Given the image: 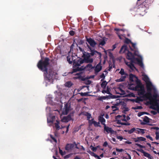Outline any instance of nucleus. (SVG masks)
<instances>
[{
  "instance_id": "1",
  "label": "nucleus",
  "mask_w": 159,
  "mask_h": 159,
  "mask_svg": "<svg viewBox=\"0 0 159 159\" xmlns=\"http://www.w3.org/2000/svg\"><path fill=\"white\" fill-rule=\"evenodd\" d=\"M142 79L146 84L147 93L140 101L144 100H148V104L149 105L150 108L157 111L159 113V96L155 87L150 81L148 77L144 74L142 75Z\"/></svg>"
},
{
  "instance_id": "2",
  "label": "nucleus",
  "mask_w": 159,
  "mask_h": 159,
  "mask_svg": "<svg viewBox=\"0 0 159 159\" xmlns=\"http://www.w3.org/2000/svg\"><path fill=\"white\" fill-rule=\"evenodd\" d=\"M46 111L48 114L47 115V122L49 126L54 125L55 128L57 130L62 128H64L61 124V122H67L70 120H72L71 117L73 116L74 112L72 111L67 116L63 117L60 121L58 119V116H60V112L58 110H52L50 108L47 107L46 108Z\"/></svg>"
},
{
  "instance_id": "3",
  "label": "nucleus",
  "mask_w": 159,
  "mask_h": 159,
  "mask_svg": "<svg viewBox=\"0 0 159 159\" xmlns=\"http://www.w3.org/2000/svg\"><path fill=\"white\" fill-rule=\"evenodd\" d=\"M129 80L131 81L128 85L129 89L138 91L140 98L134 99L133 101L136 103H139L140 101L147 93L146 92L143 86L140 84V81L138 78L134 75L130 74L129 75Z\"/></svg>"
},
{
  "instance_id": "4",
  "label": "nucleus",
  "mask_w": 159,
  "mask_h": 159,
  "mask_svg": "<svg viewBox=\"0 0 159 159\" xmlns=\"http://www.w3.org/2000/svg\"><path fill=\"white\" fill-rule=\"evenodd\" d=\"M49 59L47 58H45L42 57L37 64L38 68L44 73V80L46 83L48 84L52 83L53 80L56 77L55 73L52 70H48L47 67L48 65Z\"/></svg>"
},
{
  "instance_id": "5",
  "label": "nucleus",
  "mask_w": 159,
  "mask_h": 159,
  "mask_svg": "<svg viewBox=\"0 0 159 159\" xmlns=\"http://www.w3.org/2000/svg\"><path fill=\"white\" fill-rule=\"evenodd\" d=\"M131 45L134 47V49H131V50L134 51V53L135 55L138 57V58H136L134 57V55L132 53L129 52V51L127 53V58L129 60H130L132 62L138 64L141 67L143 68L144 66L142 62L143 58L142 56L139 54V52L136 47L135 43H130Z\"/></svg>"
},
{
  "instance_id": "6",
  "label": "nucleus",
  "mask_w": 159,
  "mask_h": 159,
  "mask_svg": "<svg viewBox=\"0 0 159 159\" xmlns=\"http://www.w3.org/2000/svg\"><path fill=\"white\" fill-rule=\"evenodd\" d=\"M66 95L59 93L56 95L55 98L54 99L52 95L49 94L47 95L46 98V101L47 104H49L52 105H58V106H60V107L62 108L61 105L62 104V100L66 98Z\"/></svg>"
},
{
  "instance_id": "7",
  "label": "nucleus",
  "mask_w": 159,
  "mask_h": 159,
  "mask_svg": "<svg viewBox=\"0 0 159 159\" xmlns=\"http://www.w3.org/2000/svg\"><path fill=\"white\" fill-rule=\"evenodd\" d=\"M84 61L81 58H79L77 60H74L73 62V73L77 72L80 70V68L79 67L80 65L83 63Z\"/></svg>"
},
{
  "instance_id": "8",
  "label": "nucleus",
  "mask_w": 159,
  "mask_h": 159,
  "mask_svg": "<svg viewBox=\"0 0 159 159\" xmlns=\"http://www.w3.org/2000/svg\"><path fill=\"white\" fill-rule=\"evenodd\" d=\"M80 49L83 53V55L82 57L83 58V61L84 62H86L87 63H91L93 62V60L92 58H90V55L89 53L83 52L82 48H79Z\"/></svg>"
},
{
  "instance_id": "9",
  "label": "nucleus",
  "mask_w": 159,
  "mask_h": 159,
  "mask_svg": "<svg viewBox=\"0 0 159 159\" xmlns=\"http://www.w3.org/2000/svg\"><path fill=\"white\" fill-rule=\"evenodd\" d=\"M116 91H118L117 93L120 94L121 95H123L124 96H129V97H134L135 95L133 93H130L127 94L126 92L123 90L120 87H118L116 89Z\"/></svg>"
},
{
  "instance_id": "10",
  "label": "nucleus",
  "mask_w": 159,
  "mask_h": 159,
  "mask_svg": "<svg viewBox=\"0 0 159 159\" xmlns=\"http://www.w3.org/2000/svg\"><path fill=\"white\" fill-rule=\"evenodd\" d=\"M119 73L120 74L121 76L119 79L117 80V82H119L124 81L127 75V74L123 68L121 69Z\"/></svg>"
},
{
  "instance_id": "11",
  "label": "nucleus",
  "mask_w": 159,
  "mask_h": 159,
  "mask_svg": "<svg viewBox=\"0 0 159 159\" xmlns=\"http://www.w3.org/2000/svg\"><path fill=\"white\" fill-rule=\"evenodd\" d=\"M71 108L70 105L67 103H65L63 109L62 110V114L63 115H66L70 111Z\"/></svg>"
},
{
  "instance_id": "12",
  "label": "nucleus",
  "mask_w": 159,
  "mask_h": 159,
  "mask_svg": "<svg viewBox=\"0 0 159 159\" xmlns=\"http://www.w3.org/2000/svg\"><path fill=\"white\" fill-rule=\"evenodd\" d=\"M104 132H106L107 134H113L114 132L111 128L107 126L106 125H104Z\"/></svg>"
},
{
  "instance_id": "13",
  "label": "nucleus",
  "mask_w": 159,
  "mask_h": 159,
  "mask_svg": "<svg viewBox=\"0 0 159 159\" xmlns=\"http://www.w3.org/2000/svg\"><path fill=\"white\" fill-rule=\"evenodd\" d=\"M126 64L129 68V70L130 71H132L136 69V68L134 66V65L132 62H127L125 61Z\"/></svg>"
},
{
  "instance_id": "14",
  "label": "nucleus",
  "mask_w": 159,
  "mask_h": 159,
  "mask_svg": "<svg viewBox=\"0 0 159 159\" xmlns=\"http://www.w3.org/2000/svg\"><path fill=\"white\" fill-rule=\"evenodd\" d=\"M102 66H101V62L98 64L95 67H94L93 68L95 73H97L99 72L102 70Z\"/></svg>"
},
{
  "instance_id": "15",
  "label": "nucleus",
  "mask_w": 159,
  "mask_h": 159,
  "mask_svg": "<svg viewBox=\"0 0 159 159\" xmlns=\"http://www.w3.org/2000/svg\"><path fill=\"white\" fill-rule=\"evenodd\" d=\"M74 146L75 145L73 144H67L66 147L65 149L68 151H70L73 149Z\"/></svg>"
},
{
  "instance_id": "16",
  "label": "nucleus",
  "mask_w": 159,
  "mask_h": 159,
  "mask_svg": "<svg viewBox=\"0 0 159 159\" xmlns=\"http://www.w3.org/2000/svg\"><path fill=\"white\" fill-rule=\"evenodd\" d=\"M128 51L127 50L126 46L124 45L123 46L119 52L120 53H127Z\"/></svg>"
},
{
  "instance_id": "17",
  "label": "nucleus",
  "mask_w": 159,
  "mask_h": 159,
  "mask_svg": "<svg viewBox=\"0 0 159 159\" xmlns=\"http://www.w3.org/2000/svg\"><path fill=\"white\" fill-rule=\"evenodd\" d=\"M117 118H120V120H118L117 121L116 123L117 124H120L122 125H129L130 124L126 122H122V121H123L122 120V117H117Z\"/></svg>"
},
{
  "instance_id": "18",
  "label": "nucleus",
  "mask_w": 159,
  "mask_h": 159,
  "mask_svg": "<svg viewBox=\"0 0 159 159\" xmlns=\"http://www.w3.org/2000/svg\"><path fill=\"white\" fill-rule=\"evenodd\" d=\"M93 68L94 67L91 64H88L84 68L82 69L85 70L90 71L91 70L93 69Z\"/></svg>"
},
{
  "instance_id": "19",
  "label": "nucleus",
  "mask_w": 159,
  "mask_h": 159,
  "mask_svg": "<svg viewBox=\"0 0 159 159\" xmlns=\"http://www.w3.org/2000/svg\"><path fill=\"white\" fill-rule=\"evenodd\" d=\"M117 117H122V120L124 121H126L129 120L130 118L129 116H126L125 115H123V116L118 115L117 116Z\"/></svg>"
},
{
  "instance_id": "20",
  "label": "nucleus",
  "mask_w": 159,
  "mask_h": 159,
  "mask_svg": "<svg viewBox=\"0 0 159 159\" xmlns=\"http://www.w3.org/2000/svg\"><path fill=\"white\" fill-rule=\"evenodd\" d=\"M134 140L135 142H139L141 141H145L146 140V139L144 138L140 137L134 139Z\"/></svg>"
},
{
  "instance_id": "21",
  "label": "nucleus",
  "mask_w": 159,
  "mask_h": 159,
  "mask_svg": "<svg viewBox=\"0 0 159 159\" xmlns=\"http://www.w3.org/2000/svg\"><path fill=\"white\" fill-rule=\"evenodd\" d=\"M98 119L99 121L102 124L104 125H105V120L103 117V115L100 116H99Z\"/></svg>"
},
{
  "instance_id": "22",
  "label": "nucleus",
  "mask_w": 159,
  "mask_h": 159,
  "mask_svg": "<svg viewBox=\"0 0 159 159\" xmlns=\"http://www.w3.org/2000/svg\"><path fill=\"white\" fill-rule=\"evenodd\" d=\"M145 130L140 128H136V131H135V133L137 134H143L145 133Z\"/></svg>"
},
{
  "instance_id": "23",
  "label": "nucleus",
  "mask_w": 159,
  "mask_h": 159,
  "mask_svg": "<svg viewBox=\"0 0 159 159\" xmlns=\"http://www.w3.org/2000/svg\"><path fill=\"white\" fill-rule=\"evenodd\" d=\"M82 73L79 72L76 73V74H75L74 75L76 76L75 77H74V78L75 79L80 78L82 77Z\"/></svg>"
},
{
  "instance_id": "24",
  "label": "nucleus",
  "mask_w": 159,
  "mask_h": 159,
  "mask_svg": "<svg viewBox=\"0 0 159 159\" xmlns=\"http://www.w3.org/2000/svg\"><path fill=\"white\" fill-rule=\"evenodd\" d=\"M88 43L92 47H94L96 44L94 40H87Z\"/></svg>"
},
{
  "instance_id": "25",
  "label": "nucleus",
  "mask_w": 159,
  "mask_h": 159,
  "mask_svg": "<svg viewBox=\"0 0 159 159\" xmlns=\"http://www.w3.org/2000/svg\"><path fill=\"white\" fill-rule=\"evenodd\" d=\"M67 61L69 64H71L72 61H74V59L73 57H71L70 56H68L67 57Z\"/></svg>"
},
{
  "instance_id": "26",
  "label": "nucleus",
  "mask_w": 159,
  "mask_h": 159,
  "mask_svg": "<svg viewBox=\"0 0 159 159\" xmlns=\"http://www.w3.org/2000/svg\"><path fill=\"white\" fill-rule=\"evenodd\" d=\"M143 155L145 157L148 158V159H152V156H151V155L149 154L147 152H143Z\"/></svg>"
},
{
  "instance_id": "27",
  "label": "nucleus",
  "mask_w": 159,
  "mask_h": 159,
  "mask_svg": "<svg viewBox=\"0 0 159 159\" xmlns=\"http://www.w3.org/2000/svg\"><path fill=\"white\" fill-rule=\"evenodd\" d=\"M108 96H99L98 97V99L99 100L102 101L103 100L108 99Z\"/></svg>"
},
{
  "instance_id": "28",
  "label": "nucleus",
  "mask_w": 159,
  "mask_h": 159,
  "mask_svg": "<svg viewBox=\"0 0 159 159\" xmlns=\"http://www.w3.org/2000/svg\"><path fill=\"white\" fill-rule=\"evenodd\" d=\"M107 83V82L106 81H103L101 84V87L104 89H105Z\"/></svg>"
},
{
  "instance_id": "29",
  "label": "nucleus",
  "mask_w": 159,
  "mask_h": 159,
  "mask_svg": "<svg viewBox=\"0 0 159 159\" xmlns=\"http://www.w3.org/2000/svg\"><path fill=\"white\" fill-rule=\"evenodd\" d=\"M136 128H133L129 130H127V132L129 134H130L134 132L135 133V131H136Z\"/></svg>"
},
{
  "instance_id": "30",
  "label": "nucleus",
  "mask_w": 159,
  "mask_h": 159,
  "mask_svg": "<svg viewBox=\"0 0 159 159\" xmlns=\"http://www.w3.org/2000/svg\"><path fill=\"white\" fill-rule=\"evenodd\" d=\"M110 89L107 87L106 90H103L102 91V92L103 93H107V94H110Z\"/></svg>"
},
{
  "instance_id": "31",
  "label": "nucleus",
  "mask_w": 159,
  "mask_h": 159,
  "mask_svg": "<svg viewBox=\"0 0 159 159\" xmlns=\"http://www.w3.org/2000/svg\"><path fill=\"white\" fill-rule=\"evenodd\" d=\"M117 45V44H115L113 46H112V48H113L112 49H108L107 51H104V52H105L106 53H107V52H109L110 51H112L114 50V49H115L116 47V45Z\"/></svg>"
},
{
  "instance_id": "32",
  "label": "nucleus",
  "mask_w": 159,
  "mask_h": 159,
  "mask_svg": "<svg viewBox=\"0 0 159 159\" xmlns=\"http://www.w3.org/2000/svg\"><path fill=\"white\" fill-rule=\"evenodd\" d=\"M126 43H127L129 44V46L130 47V48L131 49H134V47H133V46L131 45V43H132L131 42V40H125V42Z\"/></svg>"
},
{
  "instance_id": "33",
  "label": "nucleus",
  "mask_w": 159,
  "mask_h": 159,
  "mask_svg": "<svg viewBox=\"0 0 159 159\" xmlns=\"http://www.w3.org/2000/svg\"><path fill=\"white\" fill-rule=\"evenodd\" d=\"M72 85V83L70 81L67 82L65 84V86L68 88L70 87Z\"/></svg>"
},
{
  "instance_id": "34",
  "label": "nucleus",
  "mask_w": 159,
  "mask_h": 159,
  "mask_svg": "<svg viewBox=\"0 0 159 159\" xmlns=\"http://www.w3.org/2000/svg\"><path fill=\"white\" fill-rule=\"evenodd\" d=\"M143 119V121L146 123H148L149 122V118L146 116H144Z\"/></svg>"
},
{
  "instance_id": "35",
  "label": "nucleus",
  "mask_w": 159,
  "mask_h": 159,
  "mask_svg": "<svg viewBox=\"0 0 159 159\" xmlns=\"http://www.w3.org/2000/svg\"><path fill=\"white\" fill-rule=\"evenodd\" d=\"M88 121L89 125V126H91L93 124V122L94 120L93 118H92L91 120H89Z\"/></svg>"
},
{
  "instance_id": "36",
  "label": "nucleus",
  "mask_w": 159,
  "mask_h": 159,
  "mask_svg": "<svg viewBox=\"0 0 159 159\" xmlns=\"http://www.w3.org/2000/svg\"><path fill=\"white\" fill-rule=\"evenodd\" d=\"M98 147V146L97 147H94L92 145H91L90 146V148L91 149L93 152H96L97 150V148Z\"/></svg>"
},
{
  "instance_id": "37",
  "label": "nucleus",
  "mask_w": 159,
  "mask_h": 159,
  "mask_svg": "<svg viewBox=\"0 0 159 159\" xmlns=\"http://www.w3.org/2000/svg\"><path fill=\"white\" fill-rule=\"evenodd\" d=\"M86 116L87 117V118L88 120H90V118L92 119V117H91V114H90L89 113H86Z\"/></svg>"
},
{
  "instance_id": "38",
  "label": "nucleus",
  "mask_w": 159,
  "mask_h": 159,
  "mask_svg": "<svg viewBox=\"0 0 159 159\" xmlns=\"http://www.w3.org/2000/svg\"><path fill=\"white\" fill-rule=\"evenodd\" d=\"M127 156H126L125 157H123L122 159H131V157L130 155L128 154L127 153Z\"/></svg>"
},
{
  "instance_id": "39",
  "label": "nucleus",
  "mask_w": 159,
  "mask_h": 159,
  "mask_svg": "<svg viewBox=\"0 0 159 159\" xmlns=\"http://www.w3.org/2000/svg\"><path fill=\"white\" fill-rule=\"evenodd\" d=\"M156 134V139L158 140L159 139V132L158 131H156L155 132Z\"/></svg>"
},
{
  "instance_id": "40",
  "label": "nucleus",
  "mask_w": 159,
  "mask_h": 159,
  "mask_svg": "<svg viewBox=\"0 0 159 159\" xmlns=\"http://www.w3.org/2000/svg\"><path fill=\"white\" fill-rule=\"evenodd\" d=\"M99 122H97L96 121H94L93 122V125L95 127H98L99 126Z\"/></svg>"
},
{
  "instance_id": "41",
  "label": "nucleus",
  "mask_w": 159,
  "mask_h": 159,
  "mask_svg": "<svg viewBox=\"0 0 159 159\" xmlns=\"http://www.w3.org/2000/svg\"><path fill=\"white\" fill-rule=\"evenodd\" d=\"M111 108L113 109V111H116L118 109L117 106L115 104L114 105L112 106Z\"/></svg>"
},
{
  "instance_id": "42",
  "label": "nucleus",
  "mask_w": 159,
  "mask_h": 159,
  "mask_svg": "<svg viewBox=\"0 0 159 159\" xmlns=\"http://www.w3.org/2000/svg\"><path fill=\"white\" fill-rule=\"evenodd\" d=\"M106 42L105 40H102V41L99 43V46H103L105 44Z\"/></svg>"
},
{
  "instance_id": "43",
  "label": "nucleus",
  "mask_w": 159,
  "mask_h": 159,
  "mask_svg": "<svg viewBox=\"0 0 159 159\" xmlns=\"http://www.w3.org/2000/svg\"><path fill=\"white\" fill-rule=\"evenodd\" d=\"M59 153L60 154L62 155H64L65 154V152H63L61 150L60 148H59Z\"/></svg>"
},
{
  "instance_id": "44",
  "label": "nucleus",
  "mask_w": 159,
  "mask_h": 159,
  "mask_svg": "<svg viewBox=\"0 0 159 159\" xmlns=\"http://www.w3.org/2000/svg\"><path fill=\"white\" fill-rule=\"evenodd\" d=\"M121 103V102H120V101L119 100H117L116 103H115V104L116 106H117L120 105Z\"/></svg>"
},
{
  "instance_id": "45",
  "label": "nucleus",
  "mask_w": 159,
  "mask_h": 159,
  "mask_svg": "<svg viewBox=\"0 0 159 159\" xmlns=\"http://www.w3.org/2000/svg\"><path fill=\"white\" fill-rule=\"evenodd\" d=\"M116 138L120 141H121L123 139V137L120 136H116Z\"/></svg>"
},
{
  "instance_id": "46",
  "label": "nucleus",
  "mask_w": 159,
  "mask_h": 159,
  "mask_svg": "<svg viewBox=\"0 0 159 159\" xmlns=\"http://www.w3.org/2000/svg\"><path fill=\"white\" fill-rule=\"evenodd\" d=\"M135 145H136L137 146H139L140 148H144L145 147L144 146H143L142 145H141L139 143H136Z\"/></svg>"
},
{
  "instance_id": "47",
  "label": "nucleus",
  "mask_w": 159,
  "mask_h": 159,
  "mask_svg": "<svg viewBox=\"0 0 159 159\" xmlns=\"http://www.w3.org/2000/svg\"><path fill=\"white\" fill-rule=\"evenodd\" d=\"M75 32L73 31H70L69 32V34L71 36L75 34Z\"/></svg>"
},
{
  "instance_id": "48",
  "label": "nucleus",
  "mask_w": 159,
  "mask_h": 159,
  "mask_svg": "<svg viewBox=\"0 0 159 159\" xmlns=\"http://www.w3.org/2000/svg\"><path fill=\"white\" fill-rule=\"evenodd\" d=\"M116 150L117 152H122L124 151L123 149H118L117 148H116Z\"/></svg>"
},
{
  "instance_id": "49",
  "label": "nucleus",
  "mask_w": 159,
  "mask_h": 159,
  "mask_svg": "<svg viewBox=\"0 0 159 159\" xmlns=\"http://www.w3.org/2000/svg\"><path fill=\"white\" fill-rule=\"evenodd\" d=\"M147 138L151 140L152 141H153V139L151 137L150 135H147L146 136Z\"/></svg>"
},
{
  "instance_id": "50",
  "label": "nucleus",
  "mask_w": 159,
  "mask_h": 159,
  "mask_svg": "<svg viewBox=\"0 0 159 159\" xmlns=\"http://www.w3.org/2000/svg\"><path fill=\"white\" fill-rule=\"evenodd\" d=\"M142 108V107L141 106H137L134 108V109H141Z\"/></svg>"
},
{
  "instance_id": "51",
  "label": "nucleus",
  "mask_w": 159,
  "mask_h": 159,
  "mask_svg": "<svg viewBox=\"0 0 159 159\" xmlns=\"http://www.w3.org/2000/svg\"><path fill=\"white\" fill-rule=\"evenodd\" d=\"M50 137H51V138L55 142V143H57V140L56 139H55V138L53 137L52 135H50Z\"/></svg>"
},
{
  "instance_id": "52",
  "label": "nucleus",
  "mask_w": 159,
  "mask_h": 159,
  "mask_svg": "<svg viewBox=\"0 0 159 159\" xmlns=\"http://www.w3.org/2000/svg\"><path fill=\"white\" fill-rule=\"evenodd\" d=\"M144 112H139L138 113V116L140 117L141 116L143 115L144 114Z\"/></svg>"
},
{
  "instance_id": "53",
  "label": "nucleus",
  "mask_w": 159,
  "mask_h": 159,
  "mask_svg": "<svg viewBox=\"0 0 159 159\" xmlns=\"http://www.w3.org/2000/svg\"><path fill=\"white\" fill-rule=\"evenodd\" d=\"M151 113L153 115H156L157 113V112L155 111H151Z\"/></svg>"
},
{
  "instance_id": "54",
  "label": "nucleus",
  "mask_w": 159,
  "mask_h": 159,
  "mask_svg": "<svg viewBox=\"0 0 159 159\" xmlns=\"http://www.w3.org/2000/svg\"><path fill=\"white\" fill-rule=\"evenodd\" d=\"M92 53H93V55L94 54H95L96 53H97L98 54L100 55V56H101V54L100 52H99L96 51H94V52H92Z\"/></svg>"
},
{
  "instance_id": "55",
  "label": "nucleus",
  "mask_w": 159,
  "mask_h": 159,
  "mask_svg": "<svg viewBox=\"0 0 159 159\" xmlns=\"http://www.w3.org/2000/svg\"><path fill=\"white\" fill-rule=\"evenodd\" d=\"M108 145V143L107 142H105L103 144V146L106 147Z\"/></svg>"
},
{
  "instance_id": "56",
  "label": "nucleus",
  "mask_w": 159,
  "mask_h": 159,
  "mask_svg": "<svg viewBox=\"0 0 159 159\" xmlns=\"http://www.w3.org/2000/svg\"><path fill=\"white\" fill-rule=\"evenodd\" d=\"M70 126V125H69L67 126L66 127V132L67 133L68 131V129L69 128V126Z\"/></svg>"
},
{
  "instance_id": "57",
  "label": "nucleus",
  "mask_w": 159,
  "mask_h": 159,
  "mask_svg": "<svg viewBox=\"0 0 159 159\" xmlns=\"http://www.w3.org/2000/svg\"><path fill=\"white\" fill-rule=\"evenodd\" d=\"M115 30L116 31H118L119 32H123V30H119L118 29H115Z\"/></svg>"
},
{
  "instance_id": "58",
  "label": "nucleus",
  "mask_w": 159,
  "mask_h": 159,
  "mask_svg": "<svg viewBox=\"0 0 159 159\" xmlns=\"http://www.w3.org/2000/svg\"><path fill=\"white\" fill-rule=\"evenodd\" d=\"M125 143L126 144H130L132 143V142L130 141H126L125 142Z\"/></svg>"
},
{
  "instance_id": "59",
  "label": "nucleus",
  "mask_w": 159,
  "mask_h": 159,
  "mask_svg": "<svg viewBox=\"0 0 159 159\" xmlns=\"http://www.w3.org/2000/svg\"><path fill=\"white\" fill-rule=\"evenodd\" d=\"M70 156V155H67L65 156L64 158L66 159L68 158Z\"/></svg>"
},
{
  "instance_id": "60",
  "label": "nucleus",
  "mask_w": 159,
  "mask_h": 159,
  "mask_svg": "<svg viewBox=\"0 0 159 159\" xmlns=\"http://www.w3.org/2000/svg\"><path fill=\"white\" fill-rule=\"evenodd\" d=\"M111 140L114 142H116V139L115 138H112Z\"/></svg>"
},
{
  "instance_id": "61",
  "label": "nucleus",
  "mask_w": 159,
  "mask_h": 159,
  "mask_svg": "<svg viewBox=\"0 0 159 159\" xmlns=\"http://www.w3.org/2000/svg\"><path fill=\"white\" fill-rule=\"evenodd\" d=\"M95 157L97 158L98 159H99L100 158L96 154L94 156Z\"/></svg>"
},
{
  "instance_id": "62",
  "label": "nucleus",
  "mask_w": 159,
  "mask_h": 159,
  "mask_svg": "<svg viewBox=\"0 0 159 159\" xmlns=\"http://www.w3.org/2000/svg\"><path fill=\"white\" fill-rule=\"evenodd\" d=\"M90 155L93 156L94 157L96 154H95L94 152H92V153H91Z\"/></svg>"
},
{
  "instance_id": "63",
  "label": "nucleus",
  "mask_w": 159,
  "mask_h": 159,
  "mask_svg": "<svg viewBox=\"0 0 159 159\" xmlns=\"http://www.w3.org/2000/svg\"><path fill=\"white\" fill-rule=\"evenodd\" d=\"M105 77L103 73L102 75H101V78H104Z\"/></svg>"
},
{
  "instance_id": "64",
  "label": "nucleus",
  "mask_w": 159,
  "mask_h": 159,
  "mask_svg": "<svg viewBox=\"0 0 159 159\" xmlns=\"http://www.w3.org/2000/svg\"><path fill=\"white\" fill-rule=\"evenodd\" d=\"M147 145H148L149 147L150 148H151V144L149 143H147Z\"/></svg>"
}]
</instances>
